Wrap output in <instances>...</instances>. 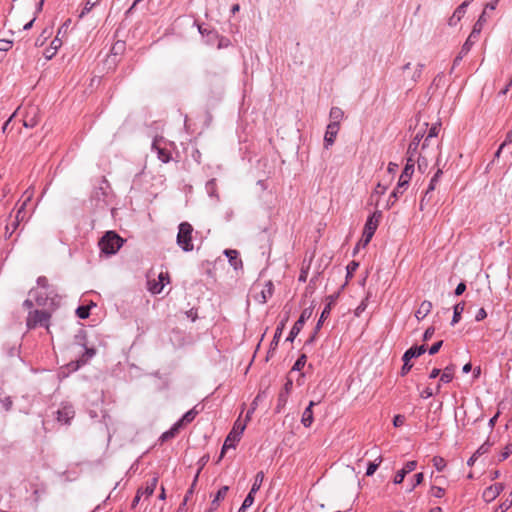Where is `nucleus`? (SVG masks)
<instances>
[{
  "label": "nucleus",
  "mask_w": 512,
  "mask_h": 512,
  "mask_svg": "<svg viewBox=\"0 0 512 512\" xmlns=\"http://www.w3.org/2000/svg\"><path fill=\"white\" fill-rule=\"evenodd\" d=\"M414 165H415V160L412 159L411 157H408L407 163L404 167V170L402 171V173L399 177L398 184H397L396 188L392 191V193L387 201V205H386L387 209H389L390 207H392L395 204L399 195H402L404 190L408 186L409 181L414 172Z\"/></svg>",
  "instance_id": "f257e3e1"
},
{
  "label": "nucleus",
  "mask_w": 512,
  "mask_h": 512,
  "mask_svg": "<svg viewBox=\"0 0 512 512\" xmlns=\"http://www.w3.org/2000/svg\"><path fill=\"white\" fill-rule=\"evenodd\" d=\"M124 239L114 231H107L99 240L101 251L107 255L115 254L123 245Z\"/></svg>",
  "instance_id": "f03ea898"
},
{
  "label": "nucleus",
  "mask_w": 512,
  "mask_h": 512,
  "mask_svg": "<svg viewBox=\"0 0 512 512\" xmlns=\"http://www.w3.org/2000/svg\"><path fill=\"white\" fill-rule=\"evenodd\" d=\"M193 227L188 222H182L179 225V231L177 234V244L182 248L183 251L189 252L194 248L192 242Z\"/></svg>",
  "instance_id": "7ed1b4c3"
},
{
  "label": "nucleus",
  "mask_w": 512,
  "mask_h": 512,
  "mask_svg": "<svg viewBox=\"0 0 512 512\" xmlns=\"http://www.w3.org/2000/svg\"><path fill=\"white\" fill-rule=\"evenodd\" d=\"M382 217L381 211H375L366 221L363 231L362 239L360 240V243L363 244V246H366L372 239L378 225L380 222V219Z\"/></svg>",
  "instance_id": "20e7f679"
},
{
  "label": "nucleus",
  "mask_w": 512,
  "mask_h": 512,
  "mask_svg": "<svg viewBox=\"0 0 512 512\" xmlns=\"http://www.w3.org/2000/svg\"><path fill=\"white\" fill-rule=\"evenodd\" d=\"M51 315L44 310L31 311L27 317V327L33 329L37 326H43L49 331V319Z\"/></svg>",
  "instance_id": "39448f33"
},
{
  "label": "nucleus",
  "mask_w": 512,
  "mask_h": 512,
  "mask_svg": "<svg viewBox=\"0 0 512 512\" xmlns=\"http://www.w3.org/2000/svg\"><path fill=\"white\" fill-rule=\"evenodd\" d=\"M40 120L39 115V108L34 105H27L24 107V113H23V125L26 128H33L35 127Z\"/></svg>",
  "instance_id": "423d86ee"
},
{
  "label": "nucleus",
  "mask_w": 512,
  "mask_h": 512,
  "mask_svg": "<svg viewBox=\"0 0 512 512\" xmlns=\"http://www.w3.org/2000/svg\"><path fill=\"white\" fill-rule=\"evenodd\" d=\"M504 490V484L502 483H495L493 485H490L489 487L485 488L482 494V498L485 502L490 503L493 500H495L500 493Z\"/></svg>",
  "instance_id": "0eeeda50"
},
{
  "label": "nucleus",
  "mask_w": 512,
  "mask_h": 512,
  "mask_svg": "<svg viewBox=\"0 0 512 512\" xmlns=\"http://www.w3.org/2000/svg\"><path fill=\"white\" fill-rule=\"evenodd\" d=\"M310 314L311 313L310 312L308 313L307 310H304L302 312L300 318L293 325L287 340H290V341L294 340V338L299 334V332L303 328L305 320L310 317Z\"/></svg>",
  "instance_id": "6e6552de"
},
{
  "label": "nucleus",
  "mask_w": 512,
  "mask_h": 512,
  "mask_svg": "<svg viewBox=\"0 0 512 512\" xmlns=\"http://www.w3.org/2000/svg\"><path fill=\"white\" fill-rule=\"evenodd\" d=\"M74 415L75 411L72 406L65 405L57 411V420L60 423L68 424Z\"/></svg>",
  "instance_id": "1a4fd4ad"
},
{
  "label": "nucleus",
  "mask_w": 512,
  "mask_h": 512,
  "mask_svg": "<svg viewBox=\"0 0 512 512\" xmlns=\"http://www.w3.org/2000/svg\"><path fill=\"white\" fill-rule=\"evenodd\" d=\"M339 129H340V126H338V125L328 124L326 133L324 136V145L326 148H328L329 146H331L334 143L336 136L339 132Z\"/></svg>",
  "instance_id": "9d476101"
},
{
  "label": "nucleus",
  "mask_w": 512,
  "mask_h": 512,
  "mask_svg": "<svg viewBox=\"0 0 512 512\" xmlns=\"http://www.w3.org/2000/svg\"><path fill=\"white\" fill-rule=\"evenodd\" d=\"M240 437L237 436L236 433H233L232 431H230V433L228 434V436L226 437L225 441H224V444H223V447H222V450H221V454H220V458H222L225 454V452L230 449V448H235L237 443L240 441Z\"/></svg>",
  "instance_id": "9b49d317"
},
{
  "label": "nucleus",
  "mask_w": 512,
  "mask_h": 512,
  "mask_svg": "<svg viewBox=\"0 0 512 512\" xmlns=\"http://www.w3.org/2000/svg\"><path fill=\"white\" fill-rule=\"evenodd\" d=\"M432 303L428 300H424L419 305L418 309L415 311V317L418 320L424 319L432 310Z\"/></svg>",
  "instance_id": "f8f14e48"
},
{
  "label": "nucleus",
  "mask_w": 512,
  "mask_h": 512,
  "mask_svg": "<svg viewBox=\"0 0 512 512\" xmlns=\"http://www.w3.org/2000/svg\"><path fill=\"white\" fill-rule=\"evenodd\" d=\"M317 404V402L311 401L308 407L304 410L301 418V423L305 427H310L313 423V411L312 408Z\"/></svg>",
  "instance_id": "ddd939ff"
},
{
  "label": "nucleus",
  "mask_w": 512,
  "mask_h": 512,
  "mask_svg": "<svg viewBox=\"0 0 512 512\" xmlns=\"http://www.w3.org/2000/svg\"><path fill=\"white\" fill-rule=\"evenodd\" d=\"M329 117H330V123L329 124H335V125L340 126V122L344 118V112L339 107H332L331 110H330Z\"/></svg>",
  "instance_id": "4468645a"
},
{
  "label": "nucleus",
  "mask_w": 512,
  "mask_h": 512,
  "mask_svg": "<svg viewBox=\"0 0 512 512\" xmlns=\"http://www.w3.org/2000/svg\"><path fill=\"white\" fill-rule=\"evenodd\" d=\"M387 190V186L382 185L381 183H378L375 187L374 191L372 192L370 199L374 204L377 206L380 200V197L385 194Z\"/></svg>",
  "instance_id": "2eb2a0df"
},
{
  "label": "nucleus",
  "mask_w": 512,
  "mask_h": 512,
  "mask_svg": "<svg viewBox=\"0 0 512 512\" xmlns=\"http://www.w3.org/2000/svg\"><path fill=\"white\" fill-rule=\"evenodd\" d=\"M181 428H182V427H181V425H180L178 422H176V423L172 426V428H171L170 430H168V431L164 432V433L161 435V438H160V439H161V441H162V442H165V441H168V440H170V439L174 438L176 435H178V433H179V431H180V429H181Z\"/></svg>",
  "instance_id": "dca6fc26"
},
{
  "label": "nucleus",
  "mask_w": 512,
  "mask_h": 512,
  "mask_svg": "<svg viewBox=\"0 0 512 512\" xmlns=\"http://www.w3.org/2000/svg\"><path fill=\"white\" fill-rule=\"evenodd\" d=\"M486 20V10H484L472 29V37H479Z\"/></svg>",
  "instance_id": "f3484780"
},
{
  "label": "nucleus",
  "mask_w": 512,
  "mask_h": 512,
  "mask_svg": "<svg viewBox=\"0 0 512 512\" xmlns=\"http://www.w3.org/2000/svg\"><path fill=\"white\" fill-rule=\"evenodd\" d=\"M157 483H158V479L155 477H153L151 480L147 481L146 486L143 489H141L142 495H146V497L151 496L157 487Z\"/></svg>",
  "instance_id": "a211bd4d"
},
{
  "label": "nucleus",
  "mask_w": 512,
  "mask_h": 512,
  "mask_svg": "<svg viewBox=\"0 0 512 512\" xmlns=\"http://www.w3.org/2000/svg\"><path fill=\"white\" fill-rule=\"evenodd\" d=\"M153 148H154L155 150H157L158 158H159L163 163H167V162H169V161H170V158H171L170 153H169L167 150H165L164 148L159 147V146H158V141H157V140H155V141L153 142Z\"/></svg>",
  "instance_id": "6ab92c4d"
},
{
  "label": "nucleus",
  "mask_w": 512,
  "mask_h": 512,
  "mask_svg": "<svg viewBox=\"0 0 512 512\" xmlns=\"http://www.w3.org/2000/svg\"><path fill=\"white\" fill-rule=\"evenodd\" d=\"M464 309H465L464 302H460L454 306V314H453V318L451 321V325H455L456 323H458L460 321L461 314L463 313Z\"/></svg>",
  "instance_id": "aec40b11"
},
{
  "label": "nucleus",
  "mask_w": 512,
  "mask_h": 512,
  "mask_svg": "<svg viewBox=\"0 0 512 512\" xmlns=\"http://www.w3.org/2000/svg\"><path fill=\"white\" fill-rule=\"evenodd\" d=\"M439 131H440V126L439 125H433L430 128V130H429V132H428L427 136L425 137V140H424V142L422 144V150H424L429 145V142H430L431 139H433L434 137H436L438 135Z\"/></svg>",
  "instance_id": "412c9836"
},
{
  "label": "nucleus",
  "mask_w": 512,
  "mask_h": 512,
  "mask_svg": "<svg viewBox=\"0 0 512 512\" xmlns=\"http://www.w3.org/2000/svg\"><path fill=\"white\" fill-rule=\"evenodd\" d=\"M164 288V283H160L159 280L153 279L148 280V290L153 294H159Z\"/></svg>",
  "instance_id": "4be33fe9"
},
{
  "label": "nucleus",
  "mask_w": 512,
  "mask_h": 512,
  "mask_svg": "<svg viewBox=\"0 0 512 512\" xmlns=\"http://www.w3.org/2000/svg\"><path fill=\"white\" fill-rule=\"evenodd\" d=\"M30 198H31V195H29L27 197V199L23 202V204L21 205V207L18 209L17 211V214L15 216V222L13 223V226H14V229L16 228V226L25 219V212H24V209H25V206H26V202L27 201H30Z\"/></svg>",
  "instance_id": "5701e85b"
},
{
  "label": "nucleus",
  "mask_w": 512,
  "mask_h": 512,
  "mask_svg": "<svg viewBox=\"0 0 512 512\" xmlns=\"http://www.w3.org/2000/svg\"><path fill=\"white\" fill-rule=\"evenodd\" d=\"M454 377V367L453 366H447L443 373L440 376V381L444 383H449L452 381Z\"/></svg>",
  "instance_id": "b1692460"
},
{
  "label": "nucleus",
  "mask_w": 512,
  "mask_h": 512,
  "mask_svg": "<svg viewBox=\"0 0 512 512\" xmlns=\"http://www.w3.org/2000/svg\"><path fill=\"white\" fill-rule=\"evenodd\" d=\"M197 415V411H195V409H191L189 410L188 412H186L183 417L177 421L181 427L185 424H188L190 422H192L194 420V418L196 417Z\"/></svg>",
  "instance_id": "393cba45"
},
{
  "label": "nucleus",
  "mask_w": 512,
  "mask_h": 512,
  "mask_svg": "<svg viewBox=\"0 0 512 512\" xmlns=\"http://www.w3.org/2000/svg\"><path fill=\"white\" fill-rule=\"evenodd\" d=\"M228 490H229L228 486H223L222 488L219 489V491L217 492L214 500L212 501V507L213 508H217L218 507V502L226 497V494H227Z\"/></svg>",
  "instance_id": "a878e982"
},
{
  "label": "nucleus",
  "mask_w": 512,
  "mask_h": 512,
  "mask_svg": "<svg viewBox=\"0 0 512 512\" xmlns=\"http://www.w3.org/2000/svg\"><path fill=\"white\" fill-rule=\"evenodd\" d=\"M263 480H264V473L262 471H260L255 476V480H254V483L251 488L252 493H256L260 489V487L263 483Z\"/></svg>",
  "instance_id": "bb28decb"
},
{
  "label": "nucleus",
  "mask_w": 512,
  "mask_h": 512,
  "mask_svg": "<svg viewBox=\"0 0 512 512\" xmlns=\"http://www.w3.org/2000/svg\"><path fill=\"white\" fill-rule=\"evenodd\" d=\"M288 397H289L288 394H285L284 392L280 391V393L278 395L277 406H276V410L278 412H280L285 407V405L288 401Z\"/></svg>",
  "instance_id": "cd10ccee"
},
{
  "label": "nucleus",
  "mask_w": 512,
  "mask_h": 512,
  "mask_svg": "<svg viewBox=\"0 0 512 512\" xmlns=\"http://www.w3.org/2000/svg\"><path fill=\"white\" fill-rule=\"evenodd\" d=\"M426 351V347L425 345H421V346H414V347H411L407 350L408 354L412 357H419L421 356L423 353H425Z\"/></svg>",
  "instance_id": "c85d7f7f"
},
{
  "label": "nucleus",
  "mask_w": 512,
  "mask_h": 512,
  "mask_svg": "<svg viewBox=\"0 0 512 512\" xmlns=\"http://www.w3.org/2000/svg\"><path fill=\"white\" fill-rule=\"evenodd\" d=\"M479 37H472V32L470 33L468 39L464 43L461 49V54H467L469 50L471 49V46L474 44L475 41L478 40Z\"/></svg>",
  "instance_id": "c756f323"
},
{
  "label": "nucleus",
  "mask_w": 512,
  "mask_h": 512,
  "mask_svg": "<svg viewBox=\"0 0 512 512\" xmlns=\"http://www.w3.org/2000/svg\"><path fill=\"white\" fill-rule=\"evenodd\" d=\"M382 462V457L379 456L375 462H370L369 465H368V468H367V471H366V475L367 476H371L375 473V471L377 470L379 464Z\"/></svg>",
  "instance_id": "7c9ffc66"
},
{
  "label": "nucleus",
  "mask_w": 512,
  "mask_h": 512,
  "mask_svg": "<svg viewBox=\"0 0 512 512\" xmlns=\"http://www.w3.org/2000/svg\"><path fill=\"white\" fill-rule=\"evenodd\" d=\"M262 294V302L265 303L269 297L273 294V284L268 282L265 286V289L261 292Z\"/></svg>",
  "instance_id": "2f4dec72"
},
{
  "label": "nucleus",
  "mask_w": 512,
  "mask_h": 512,
  "mask_svg": "<svg viewBox=\"0 0 512 512\" xmlns=\"http://www.w3.org/2000/svg\"><path fill=\"white\" fill-rule=\"evenodd\" d=\"M432 462H433L434 467L438 471H442L446 467V461L442 457H440V456H435L432 459Z\"/></svg>",
  "instance_id": "473e14b6"
},
{
  "label": "nucleus",
  "mask_w": 512,
  "mask_h": 512,
  "mask_svg": "<svg viewBox=\"0 0 512 512\" xmlns=\"http://www.w3.org/2000/svg\"><path fill=\"white\" fill-rule=\"evenodd\" d=\"M246 428V424L242 423L241 421L237 420L234 423L233 429L231 430L233 433H236L237 436L241 438V435L243 434L244 430Z\"/></svg>",
  "instance_id": "72a5a7b5"
},
{
  "label": "nucleus",
  "mask_w": 512,
  "mask_h": 512,
  "mask_svg": "<svg viewBox=\"0 0 512 512\" xmlns=\"http://www.w3.org/2000/svg\"><path fill=\"white\" fill-rule=\"evenodd\" d=\"M76 314L81 319H86L89 317L90 314V307L89 306H79L76 310Z\"/></svg>",
  "instance_id": "f704fd0d"
},
{
  "label": "nucleus",
  "mask_w": 512,
  "mask_h": 512,
  "mask_svg": "<svg viewBox=\"0 0 512 512\" xmlns=\"http://www.w3.org/2000/svg\"><path fill=\"white\" fill-rule=\"evenodd\" d=\"M512 454V444L509 443L507 444L504 449L502 450V452L500 453V456H499V461H504L506 460L510 455Z\"/></svg>",
  "instance_id": "c9c22d12"
},
{
  "label": "nucleus",
  "mask_w": 512,
  "mask_h": 512,
  "mask_svg": "<svg viewBox=\"0 0 512 512\" xmlns=\"http://www.w3.org/2000/svg\"><path fill=\"white\" fill-rule=\"evenodd\" d=\"M466 5H467V3H466V2H464L461 6H459V7L455 10V12H454L453 16H452V17H451V19H450V22H451V23H452V21L454 20V18H457V20H460V19H461V17H462V16H463V14L465 13L464 8L466 7Z\"/></svg>",
  "instance_id": "e433bc0d"
},
{
  "label": "nucleus",
  "mask_w": 512,
  "mask_h": 512,
  "mask_svg": "<svg viewBox=\"0 0 512 512\" xmlns=\"http://www.w3.org/2000/svg\"><path fill=\"white\" fill-rule=\"evenodd\" d=\"M100 0L91 1L88 0L80 14V17H83L86 13H89L92 8L99 2Z\"/></svg>",
  "instance_id": "4c0bfd02"
},
{
  "label": "nucleus",
  "mask_w": 512,
  "mask_h": 512,
  "mask_svg": "<svg viewBox=\"0 0 512 512\" xmlns=\"http://www.w3.org/2000/svg\"><path fill=\"white\" fill-rule=\"evenodd\" d=\"M254 494L255 493H252V491L250 490V492L248 493V495L244 499L241 508L246 509V508L250 507L254 503Z\"/></svg>",
  "instance_id": "58836bf2"
},
{
  "label": "nucleus",
  "mask_w": 512,
  "mask_h": 512,
  "mask_svg": "<svg viewBox=\"0 0 512 512\" xmlns=\"http://www.w3.org/2000/svg\"><path fill=\"white\" fill-rule=\"evenodd\" d=\"M330 310H331V305H330V304H328V305L324 308V310L322 311V313H321L320 319H319V321H318V323H317V325H316V329H319V328L321 327L322 322H323V321H324V319L329 315Z\"/></svg>",
  "instance_id": "ea45409f"
},
{
  "label": "nucleus",
  "mask_w": 512,
  "mask_h": 512,
  "mask_svg": "<svg viewBox=\"0 0 512 512\" xmlns=\"http://www.w3.org/2000/svg\"><path fill=\"white\" fill-rule=\"evenodd\" d=\"M430 492L436 498H442L445 495V490L438 486H432Z\"/></svg>",
  "instance_id": "a19ab883"
},
{
  "label": "nucleus",
  "mask_w": 512,
  "mask_h": 512,
  "mask_svg": "<svg viewBox=\"0 0 512 512\" xmlns=\"http://www.w3.org/2000/svg\"><path fill=\"white\" fill-rule=\"evenodd\" d=\"M305 363H306V356L305 355L300 356L297 359V361L295 362V364L293 366V370L300 371L304 367Z\"/></svg>",
  "instance_id": "79ce46f5"
},
{
  "label": "nucleus",
  "mask_w": 512,
  "mask_h": 512,
  "mask_svg": "<svg viewBox=\"0 0 512 512\" xmlns=\"http://www.w3.org/2000/svg\"><path fill=\"white\" fill-rule=\"evenodd\" d=\"M12 48V42L6 39H0V51L7 52Z\"/></svg>",
  "instance_id": "37998d69"
},
{
  "label": "nucleus",
  "mask_w": 512,
  "mask_h": 512,
  "mask_svg": "<svg viewBox=\"0 0 512 512\" xmlns=\"http://www.w3.org/2000/svg\"><path fill=\"white\" fill-rule=\"evenodd\" d=\"M61 45H62L61 38L56 36L54 38V40L51 42V49L53 50L52 55H54L56 53V51L61 47Z\"/></svg>",
  "instance_id": "c03bdc74"
},
{
  "label": "nucleus",
  "mask_w": 512,
  "mask_h": 512,
  "mask_svg": "<svg viewBox=\"0 0 512 512\" xmlns=\"http://www.w3.org/2000/svg\"><path fill=\"white\" fill-rule=\"evenodd\" d=\"M284 326H285V323H284V322H282V323L277 327V329H276V331H275V335H274V338H273V343H275V345H277V344H278V341H279V338H280V336H281V334H282V331H283V329H284Z\"/></svg>",
  "instance_id": "a18cd8bd"
},
{
  "label": "nucleus",
  "mask_w": 512,
  "mask_h": 512,
  "mask_svg": "<svg viewBox=\"0 0 512 512\" xmlns=\"http://www.w3.org/2000/svg\"><path fill=\"white\" fill-rule=\"evenodd\" d=\"M416 466H417V462H416V461H414V460H412V461H408V462L404 465V467H403L402 469L406 472V474H409L410 472H412L413 470H415Z\"/></svg>",
  "instance_id": "49530a36"
},
{
  "label": "nucleus",
  "mask_w": 512,
  "mask_h": 512,
  "mask_svg": "<svg viewBox=\"0 0 512 512\" xmlns=\"http://www.w3.org/2000/svg\"><path fill=\"white\" fill-rule=\"evenodd\" d=\"M406 475L407 474H406V472L403 469L399 470L396 473L395 477H394V483L395 484H401L403 482V480H404Z\"/></svg>",
  "instance_id": "de8ad7c7"
},
{
  "label": "nucleus",
  "mask_w": 512,
  "mask_h": 512,
  "mask_svg": "<svg viewBox=\"0 0 512 512\" xmlns=\"http://www.w3.org/2000/svg\"><path fill=\"white\" fill-rule=\"evenodd\" d=\"M418 145H419L418 142L412 141L408 147V154H409V157H411L412 159H413L415 153L417 152Z\"/></svg>",
  "instance_id": "09e8293b"
},
{
  "label": "nucleus",
  "mask_w": 512,
  "mask_h": 512,
  "mask_svg": "<svg viewBox=\"0 0 512 512\" xmlns=\"http://www.w3.org/2000/svg\"><path fill=\"white\" fill-rule=\"evenodd\" d=\"M158 280L159 282L162 284L164 283V286L168 283H170V276H169V273L168 272H161L159 275H158Z\"/></svg>",
  "instance_id": "8fccbe9b"
},
{
  "label": "nucleus",
  "mask_w": 512,
  "mask_h": 512,
  "mask_svg": "<svg viewBox=\"0 0 512 512\" xmlns=\"http://www.w3.org/2000/svg\"><path fill=\"white\" fill-rule=\"evenodd\" d=\"M442 174V171L441 170H438L435 175L433 176V178L431 179L430 181V184H429V187H428V190H434L435 189V184L436 182L438 181L440 175Z\"/></svg>",
  "instance_id": "3c124183"
},
{
  "label": "nucleus",
  "mask_w": 512,
  "mask_h": 512,
  "mask_svg": "<svg viewBox=\"0 0 512 512\" xmlns=\"http://www.w3.org/2000/svg\"><path fill=\"white\" fill-rule=\"evenodd\" d=\"M199 473H200V470L197 472V474H196V476H195V478H194V481H193V483H192V485H191V488L187 491L186 496H185V498H184V502H183V504H186V502H187L188 498H189V497H190V495L193 493V489H194V486L196 485V482H197V480H198Z\"/></svg>",
  "instance_id": "603ef678"
},
{
  "label": "nucleus",
  "mask_w": 512,
  "mask_h": 512,
  "mask_svg": "<svg viewBox=\"0 0 512 512\" xmlns=\"http://www.w3.org/2000/svg\"><path fill=\"white\" fill-rule=\"evenodd\" d=\"M442 345H443V341H442V340H440V341H438V342L434 343V344L430 347V349H429V354H431V355L436 354V353L440 350V348L442 347Z\"/></svg>",
  "instance_id": "864d4df0"
},
{
  "label": "nucleus",
  "mask_w": 512,
  "mask_h": 512,
  "mask_svg": "<svg viewBox=\"0 0 512 512\" xmlns=\"http://www.w3.org/2000/svg\"><path fill=\"white\" fill-rule=\"evenodd\" d=\"M405 423V417L403 415H396L393 419V425L395 427H400L402 425H404Z\"/></svg>",
  "instance_id": "5fc2aeb1"
},
{
  "label": "nucleus",
  "mask_w": 512,
  "mask_h": 512,
  "mask_svg": "<svg viewBox=\"0 0 512 512\" xmlns=\"http://www.w3.org/2000/svg\"><path fill=\"white\" fill-rule=\"evenodd\" d=\"M434 333H435V328L433 326L428 327L426 329V331L424 332L423 340L424 341L430 340L432 338V336L434 335Z\"/></svg>",
  "instance_id": "6e6d98bb"
},
{
  "label": "nucleus",
  "mask_w": 512,
  "mask_h": 512,
  "mask_svg": "<svg viewBox=\"0 0 512 512\" xmlns=\"http://www.w3.org/2000/svg\"><path fill=\"white\" fill-rule=\"evenodd\" d=\"M1 403H2V407L5 411H9L13 404L10 397H5L4 399L1 400Z\"/></svg>",
  "instance_id": "4d7b16f0"
},
{
  "label": "nucleus",
  "mask_w": 512,
  "mask_h": 512,
  "mask_svg": "<svg viewBox=\"0 0 512 512\" xmlns=\"http://www.w3.org/2000/svg\"><path fill=\"white\" fill-rule=\"evenodd\" d=\"M487 317V312L484 308H480L476 315H475V320L476 321H482L484 320L485 318Z\"/></svg>",
  "instance_id": "13d9d810"
},
{
  "label": "nucleus",
  "mask_w": 512,
  "mask_h": 512,
  "mask_svg": "<svg viewBox=\"0 0 512 512\" xmlns=\"http://www.w3.org/2000/svg\"><path fill=\"white\" fill-rule=\"evenodd\" d=\"M292 386H293L292 380L288 379L281 391L284 392L285 394L290 395Z\"/></svg>",
  "instance_id": "bf43d9fd"
},
{
  "label": "nucleus",
  "mask_w": 512,
  "mask_h": 512,
  "mask_svg": "<svg viewBox=\"0 0 512 512\" xmlns=\"http://www.w3.org/2000/svg\"><path fill=\"white\" fill-rule=\"evenodd\" d=\"M423 479H424V475H423V473H417V474H415V475H414V481H415V483H414L413 487L411 488V490H413L415 486L420 485V484L423 482Z\"/></svg>",
  "instance_id": "052dcab7"
},
{
  "label": "nucleus",
  "mask_w": 512,
  "mask_h": 512,
  "mask_svg": "<svg viewBox=\"0 0 512 512\" xmlns=\"http://www.w3.org/2000/svg\"><path fill=\"white\" fill-rule=\"evenodd\" d=\"M465 290H466V285H465V283L461 282L457 285V287L455 289V294L457 296H459V295L463 294Z\"/></svg>",
  "instance_id": "680f3d73"
},
{
  "label": "nucleus",
  "mask_w": 512,
  "mask_h": 512,
  "mask_svg": "<svg viewBox=\"0 0 512 512\" xmlns=\"http://www.w3.org/2000/svg\"><path fill=\"white\" fill-rule=\"evenodd\" d=\"M433 394H434L433 390H432L431 388H429V387H428V388H426L425 390H423V391L421 392L420 396H421L422 398H425V399H426V398H429V397L433 396Z\"/></svg>",
  "instance_id": "e2e57ef3"
},
{
  "label": "nucleus",
  "mask_w": 512,
  "mask_h": 512,
  "mask_svg": "<svg viewBox=\"0 0 512 512\" xmlns=\"http://www.w3.org/2000/svg\"><path fill=\"white\" fill-rule=\"evenodd\" d=\"M142 497V490L139 489L137 491V494L136 496L134 497L133 501H132V508L136 507V505L139 503L140 499Z\"/></svg>",
  "instance_id": "0e129e2a"
},
{
  "label": "nucleus",
  "mask_w": 512,
  "mask_h": 512,
  "mask_svg": "<svg viewBox=\"0 0 512 512\" xmlns=\"http://www.w3.org/2000/svg\"><path fill=\"white\" fill-rule=\"evenodd\" d=\"M412 368V364L404 363L401 368V374L406 375Z\"/></svg>",
  "instance_id": "69168bd1"
},
{
  "label": "nucleus",
  "mask_w": 512,
  "mask_h": 512,
  "mask_svg": "<svg viewBox=\"0 0 512 512\" xmlns=\"http://www.w3.org/2000/svg\"><path fill=\"white\" fill-rule=\"evenodd\" d=\"M440 372H441V371H440V369H438V368H434V369L431 371V373H430V375H429V378H430V379H434V378L438 377V376L440 375Z\"/></svg>",
  "instance_id": "338daca9"
},
{
  "label": "nucleus",
  "mask_w": 512,
  "mask_h": 512,
  "mask_svg": "<svg viewBox=\"0 0 512 512\" xmlns=\"http://www.w3.org/2000/svg\"><path fill=\"white\" fill-rule=\"evenodd\" d=\"M358 267V263L356 262H351L348 266H347V269H348V273H351L353 271H355Z\"/></svg>",
  "instance_id": "774afa93"
}]
</instances>
